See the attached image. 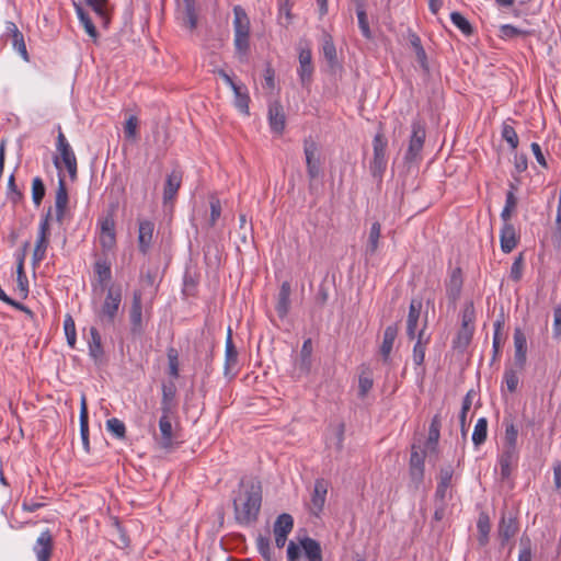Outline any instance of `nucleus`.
Returning <instances> with one entry per match:
<instances>
[{
  "label": "nucleus",
  "instance_id": "obj_1",
  "mask_svg": "<svg viewBox=\"0 0 561 561\" xmlns=\"http://www.w3.org/2000/svg\"><path fill=\"white\" fill-rule=\"evenodd\" d=\"M241 490L233 499L236 520L241 525H250L257 520L262 505V486L259 481L240 482Z\"/></svg>",
  "mask_w": 561,
  "mask_h": 561
},
{
  "label": "nucleus",
  "instance_id": "obj_2",
  "mask_svg": "<svg viewBox=\"0 0 561 561\" xmlns=\"http://www.w3.org/2000/svg\"><path fill=\"white\" fill-rule=\"evenodd\" d=\"M123 290L119 285H111L107 288L105 299L96 311L98 320L102 325H113L122 305Z\"/></svg>",
  "mask_w": 561,
  "mask_h": 561
},
{
  "label": "nucleus",
  "instance_id": "obj_3",
  "mask_svg": "<svg viewBox=\"0 0 561 561\" xmlns=\"http://www.w3.org/2000/svg\"><path fill=\"white\" fill-rule=\"evenodd\" d=\"M234 47L239 54L245 55L250 48V19L241 5L233 8Z\"/></svg>",
  "mask_w": 561,
  "mask_h": 561
},
{
  "label": "nucleus",
  "instance_id": "obj_4",
  "mask_svg": "<svg viewBox=\"0 0 561 561\" xmlns=\"http://www.w3.org/2000/svg\"><path fill=\"white\" fill-rule=\"evenodd\" d=\"M425 138V123L420 118L413 119L411 124V136L409 140V146L404 154L405 162L415 163L421 161Z\"/></svg>",
  "mask_w": 561,
  "mask_h": 561
},
{
  "label": "nucleus",
  "instance_id": "obj_5",
  "mask_svg": "<svg viewBox=\"0 0 561 561\" xmlns=\"http://www.w3.org/2000/svg\"><path fill=\"white\" fill-rule=\"evenodd\" d=\"M388 146V140L385 136L378 133L373 140L374 147V159L370 163V171L374 178L381 179L386 168H387V158L386 150Z\"/></svg>",
  "mask_w": 561,
  "mask_h": 561
},
{
  "label": "nucleus",
  "instance_id": "obj_6",
  "mask_svg": "<svg viewBox=\"0 0 561 561\" xmlns=\"http://www.w3.org/2000/svg\"><path fill=\"white\" fill-rule=\"evenodd\" d=\"M130 332L133 335H141L145 331L142 320V293L137 289L133 293L129 308Z\"/></svg>",
  "mask_w": 561,
  "mask_h": 561
},
{
  "label": "nucleus",
  "instance_id": "obj_7",
  "mask_svg": "<svg viewBox=\"0 0 561 561\" xmlns=\"http://www.w3.org/2000/svg\"><path fill=\"white\" fill-rule=\"evenodd\" d=\"M304 152L306 156L307 173L310 180H314L320 174V157L318 154V146L311 138L305 139Z\"/></svg>",
  "mask_w": 561,
  "mask_h": 561
},
{
  "label": "nucleus",
  "instance_id": "obj_8",
  "mask_svg": "<svg viewBox=\"0 0 561 561\" xmlns=\"http://www.w3.org/2000/svg\"><path fill=\"white\" fill-rule=\"evenodd\" d=\"M299 67L297 69L300 83L308 87L311 83L314 67L312 64V54L309 47L299 48Z\"/></svg>",
  "mask_w": 561,
  "mask_h": 561
},
{
  "label": "nucleus",
  "instance_id": "obj_9",
  "mask_svg": "<svg viewBox=\"0 0 561 561\" xmlns=\"http://www.w3.org/2000/svg\"><path fill=\"white\" fill-rule=\"evenodd\" d=\"M424 460L425 451L420 453L416 446L413 445L410 456L409 473L415 488H419L424 479Z\"/></svg>",
  "mask_w": 561,
  "mask_h": 561
},
{
  "label": "nucleus",
  "instance_id": "obj_10",
  "mask_svg": "<svg viewBox=\"0 0 561 561\" xmlns=\"http://www.w3.org/2000/svg\"><path fill=\"white\" fill-rule=\"evenodd\" d=\"M293 527L294 518L290 514L283 513L276 518L273 531L277 548H283L285 546L287 536L291 533Z\"/></svg>",
  "mask_w": 561,
  "mask_h": 561
},
{
  "label": "nucleus",
  "instance_id": "obj_11",
  "mask_svg": "<svg viewBox=\"0 0 561 561\" xmlns=\"http://www.w3.org/2000/svg\"><path fill=\"white\" fill-rule=\"evenodd\" d=\"M454 476V468L451 465L440 467L438 472V482L434 497L436 500H446L451 497V480Z\"/></svg>",
  "mask_w": 561,
  "mask_h": 561
},
{
  "label": "nucleus",
  "instance_id": "obj_12",
  "mask_svg": "<svg viewBox=\"0 0 561 561\" xmlns=\"http://www.w3.org/2000/svg\"><path fill=\"white\" fill-rule=\"evenodd\" d=\"M54 549V537L49 529H46L39 534L33 551L37 558V561H49Z\"/></svg>",
  "mask_w": 561,
  "mask_h": 561
},
{
  "label": "nucleus",
  "instance_id": "obj_13",
  "mask_svg": "<svg viewBox=\"0 0 561 561\" xmlns=\"http://www.w3.org/2000/svg\"><path fill=\"white\" fill-rule=\"evenodd\" d=\"M328 493V482L324 479H317L311 495L310 513L319 516L323 511Z\"/></svg>",
  "mask_w": 561,
  "mask_h": 561
},
{
  "label": "nucleus",
  "instance_id": "obj_14",
  "mask_svg": "<svg viewBox=\"0 0 561 561\" xmlns=\"http://www.w3.org/2000/svg\"><path fill=\"white\" fill-rule=\"evenodd\" d=\"M68 191L65 178L59 173L58 187L55 196L56 221L62 224L68 207Z\"/></svg>",
  "mask_w": 561,
  "mask_h": 561
},
{
  "label": "nucleus",
  "instance_id": "obj_15",
  "mask_svg": "<svg viewBox=\"0 0 561 561\" xmlns=\"http://www.w3.org/2000/svg\"><path fill=\"white\" fill-rule=\"evenodd\" d=\"M173 413H162L160 420H159V431L160 436H156V440L159 444V446L163 449H170L173 445V427L171 424L170 416Z\"/></svg>",
  "mask_w": 561,
  "mask_h": 561
},
{
  "label": "nucleus",
  "instance_id": "obj_16",
  "mask_svg": "<svg viewBox=\"0 0 561 561\" xmlns=\"http://www.w3.org/2000/svg\"><path fill=\"white\" fill-rule=\"evenodd\" d=\"M238 369V351L233 344L231 330H228L226 339V354H225V376L234 377Z\"/></svg>",
  "mask_w": 561,
  "mask_h": 561
},
{
  "label": "nucleus",
  "instance_id": "obj_17",
  "mask_svg": "<svg viewBox=\"0 0 561 561\" xmlns=\"http://www.w3.org/2000/svg\"><path fill=\"white\" fill-rule=\"evenodd\" d=\"M57 150L60 153V159L58 157L54 158V164L57 169H61V162L65 164L67 162L77 160L76 154L66 139L64 133L61 131V127L58 126V136H57V144H56Z\"/></svg>",
  "mask_w": 561,
  "mask_h": 561
},
{
  "label": "nucleus",
  "instance_id": "obj_18",
  "mask_svg": "<svg viewBox=\"0 0 561 561\" xmlns=\"http://www.w3.org/2000/svg\"><path fill=\"white\" fill-rule=\"evenodd\" d=\"M268 123L272 131L280 135L286 125V116L283 105L278 101H274L268 105Z\"/></svg>",
  "mask_w": 561,
  "mask_h": 561
},
{
  "label": "nucleus",
  "instance_id": "obj_19",
  "mask_svg": "<svg viewBox=\"0 0 561 561\" xmlns=\"http://www.w3.org/2000/svg\"><path fill=\"white\" fill-rule=\"evenodd\" d=\"M519 526L517 518L512 515H503L499 527L497 535L501 540V545L504 546L510 539H512L518 531Z\"/></svg>",
  "mask_w": 561,
  "mask_h": 561
},
{
  "label": "nucleus",
  "instance_id": "obj_20",
  "mask_svg": "<svg viewBox=\"0 0 561 561\" xmlns=\"http://www.w3.org/2000/svg\"><path fill=\"white\" fill-rule=\"evenodd\" d=\"M514 362L515 365L519 368V370L524 369L526 364V354H527V339L520 328H516L514 330Z\"/></svg>",
  "mask_w": 561,
  "mask_h": 561
},
{
  "label": "nucleus",
  "instance_id": "obj_21",
  "mask_svg": "<svg viewBox=\"0 0 561 561\" xmlns=\"http://www.w3.org/2000/svg\"><path fill=\"white\" fill-rule=\"evenodd\" d=\"M5 32L12 37V45L24 61H30V56L24 42V36L18 28L14 22L8 21L5 23Z\"/></svg>",
  "mask_w": 561,
  "mask_h": 561
},
{
  "label": "nucleus",
  "instance_id": "obj_22",
  "mask_svg": "<svg viewBox=\"0 0 561 561\" xmlns=\"http://www.w3.org/2000/svg\"><path fill=\"white\" fill-rule=\"evenodd\" d=\"M518 447H504L499 460L503 480L510 478L513 466L518 461Z\"/></svg>",
  "mask_w": 561,
  "mask_h": 561
},
{
  "label": "nucleus",
  "instance_id": "obj_23",
  "mask_svg": "<svg viewBox=\"0 0 561 561\" xmlns=\"http://www.w3.org/2000/svg\"><path fill=\"white\" fill-rule=\"evenodd\" d=\"M518 239L519 238L513 224H503L500 231L501 250L504 253H511L517 247Z\"/></svg>",
  "mask_w": 561,
  "mask_h": 561
},
{
  "label": "nucleus",
  "instance_id": "obj_24",
  "mask_svg": "<svg viewBox=\"0 0 561 561\" xmlns=\"http://www.w3.org/2000/svg\"><path fill=\"white\" fill-rule=\"evenodd\" d=\"M154 224L150 220H140L138 228V248L142 254H146L152 242Z\"/></svg>",
  "mask_w": 561,
  "mask_h": 561
},
{
  "label": "nucleus",
  "instance_id": "obj_25",
  "mask_svg": "<svg viewBox=\"0 0 561 561\" xmlns=\"http://www.w3.org/2000/svg\"><path fill=\"white\" fill-rule=\"evenodd\" d=\"M422 301L419 299H412L409 313L407 319V334L410 340H413L416 336V329L421 316Z\"/></svg>",
  "mask_w": 561,
  "mask_h": 561
},
{
  "label": "nucleus",
  "instance_id": "obj_26",
  "mask_svg": "<svg viewBox=\"0 0 561 561\" xmlns=\"http://www.w3.org/2000/svg\"><path fill=\"white\" fill-rule=\"evenodd\" d=\"M116 242L115 222L112 217H106L101 221L100 243L103 249L111 250Z\"/></svg>",
  "mask_w": 561,
  "mask_h": 561
},
{
  "label": "nucleus",
  "instance_id": "obj_27",
  "mask_svg": "<svg viewBox=\"0 0 561 561\" xmlns=\"http://www.w3.org/2000/svg\"><path fill=\"white\" fill-rule=\"evenodd\" d=\"M462 274L461 268L456 267L450 273L449 279L446 284V293L450 301L456 302L460 297L462 289Z\"/></svg>",
  "mask_w": 561,
  "mask_h": 561
},
{
  "label": "nucleus",
  "instance_id": "obj_28",
  "mask_svg": "<svg viewBox=\"0 0 561 561\" xmlns=\"http://www.w3.org/2000/svg\"><path fill=\"white\" fill-rule=\"evenodd\" d=\"M425 327L426 321L424 322V327L419 331L417 341L413 346L412 359L417 367H422L424 364L426 346L430 342V336H425Z\"/></svg>",
  "mask_w": 561,
  "mask_h": 561
},
{
  "label": "nucleus",
  "instance_id": "obj_29",
  "mask_svg": "<svg viewBox=\"0 0 561 561\" xmlns=\"http://www.w3.org/2000/svg\"><path fill=\"white\" fill-rule=\"evenodd\" d=\"M290 294H291V286L289 282H283L279 288L278 297H277V304H276V312L280 319H284L289 311L290 308Z\"/></svg>",
  "mask_w": 561,
  "mask_h": 561
},
{
  "label": "nucleus",
  "instance_id": "obj_30",
  "mask_svg": "<svg viewBox=\"0 0 561 561\" xmlns=\"http://www.w3.org/2000/svg\"><path fill=\"white\" fill-rule=\"evenodd\" d=\"M398 335V327L397 324L388 325L383 331L382 343L380 345V354L382 356V360L388 363L390 359V354L393 347V343Z\"/></svg>",
  "mask_w": 561,
  "mask_h": 561
},
{
  "label": "nucleus",
  "instance_id": "obj_31",
  "mask_svg": "<svg viewBox=\"0 0 561 561\" xmlns=\"http://www.w3.org/2000/svg\"><path fill=\"white\" fill-rule=\"evenodd\" d=\"M176 387L173 381L162 385V399H161V412L173 413L176 407L175 403Z\"/></svg>",
  "mask_w": 561,
  "mask_h": 561
},
{
  "label": "nucleus",
  "instance_id": "obj_32",
  "mask_svg": "<svg viewBox=\"0 0 561 561\" xmlns=\"http://www.w3.org/2000/svg\"><path fill=\"white\" fill-rule=\"evenodd\" d=\"M440 427H442V421L440 416L438 414L434 415L430 428H428V436L425 443V449L431 453L437 451L438 440L440 437Z\"/></svg>",
  "mask_w": 561,
  "mask_h": 561
},
{
  "label": "nucleus",
  "instance_id": "obj_33",
  "mask_svg": "<svg viewBox=\"0 0 561 561\" xmlns=\"http://www.w3.org/2000/svg\"><path fill=\"white\" fill-rule=\"evenodd\" d=\"M80 435L83 445V449L89 453L90 451V442H89V415H88V407L85 396L81 397L80 402Z\"/></svg>",
  "mask_w": 561,
  "mask_h": 561
},
{
  "label": "nucleus",
  "instance_id": "obj_34",
  "mask_svg": "<svg viewBox=\"0 0 561 561\" xmlns=\"http://www.w3.org/2000/svg\"><path fill=\"white\" fill-rule=\"evenodd\" d=\"M90 337L88 340L89 355L94 362H99L103 355L104 350L102 345L101 334L95 327H91L89 330Z\"/></svg>",
  "mask_w": 561,
  "mask_h": 561
},
{
  "label": "nucleus",
  "instance_id": "obj_35",
  "mask_svg": "<svg viewBox=\"0 0 561 561\" xmlns=\"http://www.w3.org/2000/svg\"><path fill=\"white\" fill-rule=\"evenodd\" d=\"M182 183V175L179 172H172L168 175L165 185L163 188V204L172 202Z\"/></svg>",
  "mask_w": 561,
  "mask_h": 561
},
{
  "label": "nucleus",
  "instance_id": "obj_36",
  "mask_svg": "<svg viewBox=\"0 0 561 561\" xmlns=\"http://www.w3.org/2000/svg\"><path fill=\"white\" fill-rule=\"evenodd\" d=\"M300 545L309 561H323L321 546L317 540L305 537L300 540Z\"/></svg>",
  "mask_w": 561,
  "mask_h": 561
},
{
  "label": "nucleus",
  "instance_id": "obj_37",
  "mask_svg": "<svg viewBox=\"0 0 561 561\" xmlns=\"http://www.w3.org/2000/svg\"><path fill=\"white\" fill-rule=\"evenodd\" d=\"M311 354L312 342L311 339H307L301 346L300 358L297 363V368L300 373L308 374L310 371L312 364Z\"/></svg>",
  "mask_w": 561,
  "mask_h": 561
},
{
  "label": "nucleus",
  "instance_id": "obj_38",
  "mask_svg": "<svg viewBox=\"0 0 561 561\" xmlns=\"http://www.w3.org/2000/svg\"><path fill=\"white\" fill-rule=\"evenodd\" d=\"M75 10L77 13V16L80 21V23L83 25L85 32L89 34L90 37L93 38L94 42H96L99 37L98 30L95 25L93 24L92 20L90 19L89 14L84 11V9L81 7V4L73 3Z\"/></svg>",
  "mask_w": 561,
  "mask_h": 561
},
{
  "label": "nucleus",
  "instance_id": "obj_39",
  "mask_svg": "<svg viewBox=\"0 0 561 561\" xmlns=\"http://www.w3.org/2000/svg\"><path fill=\"white\" fill-rule=\"evenodd\" d=\"M16 293L21 299H25L28 295V280L24 272V257L19 259L16 268Z\"/></svg>",
  "mask_w": 561,
  "mask_h": 561
},
{
  "label": "nucleus",
  "instance_id": "obj_40",
  "mask_svg": "<svg viewBox=\"0 0 561 561\" xmlns=\"http://www.w3.org/2000/svg\"><path fill=\"white\" fill-rule=\"evenodd\" d=\"M409 42H410V45H411V47L413 48V50L415 53L416 60L419 61L420 66L425 71H427L428 70L427 56H426L425 49L422 46V42H421L420 36L417 34H415V33H410L409 34Z\"/></svg>",
  "mask_w": 561,
  "mask_h": 561
},
{
  "label": "nucleus",
  "instance_id": "obj_41",
  "mask_svg": "<svg viewBox=\"0 0 561 561\" xmlns=\"http://www.w3.org/2000/svg\"><path fill=\"white\" fill-rule=\"evenodd\" d=\"M381 236V226L378 221L374 222L370 227L367 244L365 248L366 255L373 256L379 247V239Z\"/></svg>",
  "mask_w": 561,
  "mask_h": 561
},
{
  "label": "nucleus",
  "instance_id": "obj_42",
  "mask_svg": "<svg viewBox=\"0 0 561 561\" xmlns=\"http://www.w3.org/2000/svg\"><path fill=\"white\" fill-rule=\"evenodd\" d=\"M94 273L100 285L107 284L112 278L111 264L106 259H98L94 263Z\"/></svg>",
  "mask_w": 561,
  "mask_h": 561
},
{
  "label": "nucleus",
  "instance_id": "obj_43",
  "mask_svg": "<svg viewBox=\"0 0 561 561\" xmlns=\"http://www.w3.org/2000/svg\"><path fill=\"white\" fill-rule=\"evenodd\" d=\"M322 54H323L324 58L327 59V61L329 62V65L333 68L337 62L336 48H335L332 36L329 34H324V36H323Z\"/></svg>",
  "mask_w": 561,
  "mask_h": 561
},
{
  "label": "nucleus",
  "instance_id": "obj_44",
  "mask_svg": "<svg viewBox=\"0 0 561 561\" xmlns=\"http://www.w3.org/2000/svg\"><path fill=\"white\" fill-rule=\"evenodd\" d=\"M488 437V420L485 417H480L474 426L472 433V442L478 447L482 445Z\"/></svg>",
  "mask_w": 561,
  "mask_h": 561
},
{
  "label": "nucleus",
  "instance_id": "obj_45",
  "mask_svg": "<svg viewBox=\"0 0 561 561\" xmlns=\"http://www.w3.org/2000/svg\"><path fill=\"white\" fill-rule=\"evenodd\" d=\"M477 528L479 533L478 541L480 546H485L489 541V534L491 529L490 519L488 515L481 514L479 516Z\"/></svg>",
  "mask_w": 561,
  "mask_h": 561
},
{
  "label": "nucleus",
  "instance_id": "obj_46",
  "mask_svg": "<svg viewBox=\"0 0 561 561\" xmlns=\"http://www.w3.org/2000/svg\"><path fill=\"white\" fill-rule=\"evenodd\" d=\"M234 93V105L243 114H249V101L250 98L247 92L242 91V87L236 85L232 88Z\"/></svg>",
  "mask_w": 561,
  "mask_h": 561
},
{
  "label": "nucleus",
  "instance_id": "obj_47",
  "mask_svg": "<svg viewBox=\"0 0 561 561\" xmlns=\"http://www.w3.org/2000/svg\"><path fill=\"white\" fill-rule=\"evenodd\" d=\"M64 331L68 345L71 348H75L77 342L76 323L73 318L69 313L65 316Z\"/></svg>",
  "mask_w": 561,
  "mask_h": 561
},
{
  "label": "nucleus",
  "instance_id": "obj_48",
  "mask_svg": "<svg viewBox=\"0 0 561 561\" xmlns=\"http://www.w3.org/2000/svg\"><path fill=\"white\" fill-rule=\"evenodd\" d=\"M450 20L456 27H458L461 33L466 36H470L473 34V27L471 23L459 12H451Z\"/></svg>",
  "mask_w": 561,
  "mask_h": 561
},
{
  "label": "nucleus",
  "instance_id": "obj_49",
  "mask_svg": "<svg viewBox=\"0 0 561 561\" xmlns=\"http://www.w3.org/2000/svg\"><path fill=\"white\" fill-rule=\"evenodd\" d=\"M476 320V310L472 301H468L465 304L462 314H461V328L462 329H473V323Z\"/></svg>",
  "mask_w": 561,
  "mask_h": 561
},
{
  "label": "nucleus",
  "instance_id": "obj_50",
  "mask_svg": "<svg viewBox=\"0 0 561 561\" xmlns=\"http://www.w3.org/2000/svg\"><path fill=\"white\" fill-rule=\"evenodd\" d=\"M500 32H501V37H503V38H514L517 36L526 37V36H530L534 34V32L530 30H522V28H518L511 24L502 25L500 28Z\"/></svg>",
  "mask_w": 561,
  "mask_h": 561
},
{
  "label": "nucleus",
  "instance_id": "obj_51",
  "mask_svg": "<svg viewBox=\"0 0 561 561\" xmlns=\"http://www.w3.org/2000/svg\"><path fill=\"white\" fill-rule=\"evenodd\" d=\"M516 205H517L516 196L514 195V193L512 191H508L506 193L505 206L501 213V218L504 224L510 222L512 213L515 209Z\"/></svg>",
  "mask_w": 561,
  "mask_h": 561
},
{
  "label": "nucleus",
  "instance_id": "obj_52",
  "mask_svg": "<svg viewBox=\"0 0 561 561\" xmlns=\"http://www.w3.org/2000/svg\"><path fill=\"white\" fill-rule=\"evenodd\" d=\"M502 138L510 145L513 150L518 147L517 133L515 128L506 122H504L502 126Z\"/></svg>",
  "mask_w": 561,
  "mask_h": 561
},
{
  "label": "nucleus",
  "instance_id": "obj_53",
  "mask_svg": "<svg viewBox=\"0 0 561 561\" xmlns=\"http://www.w3.org/2000/svg\"><path fill=\"white\" fill-rule=\"evenodd\" d=\"M356 15L358 20V26L363 34V36L367 39L371 38V32L369 28L368 18L365 9L362 5H358L356 9Z\"/></svg>",
  "mask_w": 561,
  "mask_h": 561
},
{
  "label": "nucleus",
  "instance_id": "obj_54",
  "mask_svg": "<svg viewBox=\"0 0 561 561\" xmlns=\"http://www.w3.org/2000/svg\"><path fill=\"white\" fill-rule=\"evenodd\" d=\"M106 428L111 432L116 438L123 439L126 435V426L125 424L116 419L112 417L106 421Z\"/></svg>",
  "mask_w": 561,
  "mask_h": 561
},
{
  "label": "nucleus",
  "instance_id": "obj_55",
  "mask_svg": "<svg viewBox=\"0 0 561 561\" xmlns=\"http://www.w3.org/2000/svg\"><path fill=\"white\" fill-rule=\"evenodd\" d=\"M373 385L374 381L370 371H363L358 378V396L360 398L366 397L369 390L373 388Z\"/></svg>",
  "mask_w": 561,
  "mask_h": 561
},
{
  "label": "nucleus",
  "instance_id": "obj_56",
  "mask_svg": "<svg viewBox=\"0 0 561 561\" xmlns=\"http://www.w3.org/2000/svg\"><path fill=\"white\" fill-rule=\"evenodd\" d=\"M45 185L41 178L36 176L32 181V198L36 206H39L45 196Z\"/></svg>",
  "mask_w": 561,
  "mask_h": 561
},
{
  "label": "nucleus",
  "instance_id": "obj_57",
  "mask_svg": "<svg viewBox=\"0 0 561 561\" xmlns=\"http://www.w3.org/2000/svg\"><path fill=\"white\" fill-rule=\"evenodd\" d=\"M169 363V375L172 378L179 377V353L174 347H169L167 351Z\"/></svg>",
  "mask_w": 561,
  "mask_h": 561
},
{
  "label": "nucleus",
  "instance_id": "obj_58",
  "mask_svg": "<svg viewBox=\"0 0 561 561\" xmlns=\"http://www.w3.org/2000/svg\"><path fill=\"white\" fill-rule=\"evenodd\" d=\"M517 427L512 422L505 423L504 447H517Z\"/></svg>",
  "mask_w": 561,
  "mask_h": 561
},
{
  "label": "nucleus",
  "instance_id": "obj_59",
  "mask_svg": "<svg viewBox=\"0 0 561 561\" xmlns=\"http://www.w3.org/2000/svg\"><path fill=\"white\" fill-rule=\"evenodd\" d=\"M503 378H504V382L506 385L507 390L511 393L515 392L517 390L518 382H519L517 371L515 369H513L512 367L506 368L504 371Z\"/></svg>",
  "mask_w": 561,
  "mask_h": 561
},
{
  "label": "nucleus",
  "instance_id": "obj_60",
  "mask_svg": "<svg viewBox=\"0 0 561 561\" xmlns=\"http://www.w3.org/2000/svg\"><path fill=\"white\" fill-rule=\"evenodd\" d=\"M523 268H524V256L523 253H519L518 256L515 257L510 272V277L514 282H519L523 276Z\"/></svg>",
  "mask_w": 561,
  "mask_h": 561
},
{
  "label": "nucleus",
  "instance_id": "obj_61",
  "mask_svg": "<svg viewBox=\"0 0 561 561\" xmlns=\"http://www.w3.org/2000/svg\"><path fill=\"white\" fill-rule=\"evenodd\" d=\"M85 3L91 7L95 14L101 19L107 18L108 0H85Z\"/></svg>",
  "mask_w": 561,
  "mask_h": 561
},
{
  "label": "nucleus",
  "instance_id": "obj_62",
  "mask_svg": "<svg viewBox=\"0 0 561 561\" xmlns=\"http://www.w3.org/2000/svg\"><path fill=\"white\" fill-rule=\"evenodd\" d=\"M49 244V240L37 239L36 244L33 252V261L34 263H39L45 259L46 251Z\"/></svg>",
  "mask_w": 561,
  "mask_h": 561
},
{
  "label": "nucleus",
  "instance_id": "obj_63",
  "mask_svg": "<svg viewBox=\"0 0 561 561\" xmlns=\"http://www.w3.org/2000/svg\"><path fill=\"white\" fill-rule=\"evenodd\" d=\"M256 548H257V551L260 552V554L264 559H266V560L271 559V541H270L268 537L260 535L256 538Z\"/></svg>",
  "mask_w": 561,
  "mask_h": 561
},
{
  "label": "nucleus",
  "instance_id": "obj_64",
  "mask_svg": "<svg viewBox=\"0 0 561 561\" xmlns=\"http://www.w3.org/2000/svg\"><path fill=\"white\" fill-rule=\"evenodd\" d=\"M520 551L518 554V561H531V547L529 538H520Z\"/></svg>",
  "mask_w": 561,
  "mask_h": 561
}]
</instances>
